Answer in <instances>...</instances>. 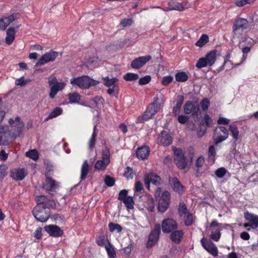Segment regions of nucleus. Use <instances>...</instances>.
<instances>
[{
    "instance_id": "1",
    "label": "nucleus",
    "mask_w": 258,
    "mask_h": 258,
    "mask_svg": "<svg viewBox=\"0 0 258 258\" xmlns=\"http://www.w3.org/2000/svg\"><path fill=\"white\" fill-rule=\"evenodd\" d=\"M70 83L75 87H78L81 89H88L91 86L96 85L99 83V82L88 76H82L72 79L70 80Z\"/></svg>"
},
{
    "instance_id": "2",
    "label": "nucleus",
    "mask_w": 258,
    "mask_h": 258,
    "mask_svg": "<svg viewBox=\"0 0 258 258\" xmlns=\"http://www.w3.org/2000/svg\"><path fill=\"white\" fill-rule=\"evenodd\" d=\"M48 84L50 88L49 96L51 99L54 98L58 92L63 89L66 86L64 82H58L53 74L48 78Z\"/></svg>"
},
{
    "instance_id": "3",
    "label": "nucleus",
    "mask_w": 258,
    "mask_h": 258,
    "mask_svg": "<svg viewBox=\"0 0 258 258\" xmlns=\"http://www.w3.org/2000/svg\"><path fill=\"white\" fill-rule=\"evenodd\" d=\"M32 213L37 221L44 222L50 216V210L46 205H37L33 208Z\"/></svg>"
},
{
    "instance_id": "4",
    "label": "nucleus",
    "mask_w": 258,
    "mask_h": 258,
    "mask_svg": "<svg viewBox=\"0 0 258 258\" xmlns=\"http://www.w3.org/2000/svg\"><path fill=\"white\" fill-rule=\"evenodd\" d=\"M174 161L176 166L180 169H185L187 165V162L183 151L180 149L173 148Z\"/></svg>"
},
{
    "instance_id": "5",
    "label": "nucleus",
    "mask_w": 258,
    "mask_h": 258,
    "mask_svg": "<svg viewBox=\"0 0 258 258\" xmlns=\"http://www.w3.org/2000/svg\"><path fill=\"white\" fill-rule=\"evenodd\" d=\"M183 111L186 114L191 113V115L195 120L199 118L201 114L199 105L190 101L185 103L183 106Z\"/></svg>"
},
{
    "instance_id": "6",
    "label": "nucleus",
    "mask_w": 258,
    "mask_h": 258,
    "mask_svg": "<svg viewBox=\"0 0 258 258\" xmlns=\"http://www.w3.org/2000/svg\"><path fill=\"white\" fill-rule=\"evenodd\" d=\"M247 26L248 21L246 19H237L233 26L234 37H239L242 34L243 30L246 29Z\"/></svg>"
},
{
    "instance_id": "7",
    "label": "nucleus",
    "mask_w": 258,
    "mask_h": 258,
    "mask_svg": "<svg viewBox=\"0 0 258 258\" xmlns=\"http://www.w3.org/2000/svg\"><path fill=\"white\" fill-rule=\"evenodd\" d=\"M228 137L227 130L224 126L217 127L214 131L213 136L214 142L216 145L225 140Z\"/></svg>"
},
{
    "instance_id": "8",
    "label": "nucleus",
    "mask_w": 258,
    "mask_h": 258,
    "mask_svg": "<svg viewBox=\"0 0 258 258\" xmlns=\"http://www.w3.org/2000/svg\"><path fill=\"white\" fill-rule=\"evenodd\" d=\"M170 201V194L167 191H164L159 199L158 209L160 212H164L168 208Z\"/></svg>"
},
{
    "instance_id": "9",
    "label": "nucleus",
    "mask_w": 258,
    "mask_h": 258,
    "mask_svg": "<svg viewBox=\"0 0 258 258\" xmlns=\"http://www.w3.org/2000/svg\"><path fill=\"white\" fill-rule=\"evenodd\" d=\"M58 55V52L54 51L52 50L46 52L44 55L41 56L37 62L36 63L35 66L36 67L41 66L50 61H53L55 60Z\"/></svg>"
},
{
    "instance_id": "10",
    "label": "nucleus",
    "mask_w": 258,
    "mask_h": 258,
    "mask_svg": "<svg viewBox=\"0 0 258 258\" xmlns=\"http://www.w3.org/2000/svg\"><path fill=\"white\" fill-rule=\"evenodd\" d=\"M177 228V223L172 219H166L162 222V229L164 233H170L173 230L176 229Z\"/></svg>"
},
{
    "instance_id": "11",
    "label": "nucleus",
    "mask_w": 258,
    "mask_h": 258,
    "mask_svg": "<svg viewBox=\"0 0 258 258\" xmlns=\"http://www.w3.org/2000/svg\"><path fill=\"white\" fill-rule=\"evenodd\" d=\"M160 232V225L159 224H157L155 226L154 229L151 231L149 235V241L147 243L148 247L152 246L154 243L157 242Z\"/></svg>"
},
{
    "instance_id": "12",
    "label": "nucleus",
    "mask_w": 258,
    "mask_h": 258,
    "mask_svg": "<svg viewBox=\"0 0 258 258\" xmlns=\"http://www.w3.org/2000/svg\"><path fill=\"white\" fill-rule=\"evenodd\" d=\"M151 59L152 57L150 55L139 57L132 60L131 67L135 69H140Z\"/></svg>"
},
{
    "instance_id": "13",
    "label": "nucleus",
    "mask_w": 258,
    "mask_h": 258,
    "mask_svg": "<svg viewBox=\"0 0 258 258\" xmlns=\"http://www.w3.org/2000/svg\"><path fill=\"white\" fill-rule=\"evenodd\" d=\"M157 143L163 146H168L172 142V138L166 131H162L157 139Z\"/></svg>"
},
{
    "instance_id": "14",
    "label": "nucleus",
    "mask_w": 258,
    "mask_h": 258,
    "mask_svg": "<svg viewBox=\"0 0 258 258\" xmlns=\"http://www.w3.org/2000/svg\"><path fill=\"white\" fill-rule=\"evenodd\" d=\"M201 244L204 248L212 254L213 256H217L218 254V249L214 243L211 241H206L203 237L201 240Z\"/></svg>"
},
{
    "instance_id": "15",
    "label": "nucleus",
    "mask_w": 258,
    "mask_h": 258,
    "mask_svg": "<svg viewBox=\"0 0 258 258\" xmlns=\"http://www.w3.org/2000/svg\"><path fill=\"white\" fill-rule=\"evenodd\" d=\"M18 13L13 14L9 17H4L0 19V30L4 31L10 24L11 23L18 19Z\"/></svg>"
},
{
    "instance_id": "16",
    "label": "nucleus",
    "mask_w": 258,
    "mask_h": 258,
    "mask_svg": "<svg viewBox=\"0 0 258 258\" xmlns=\"http://www.w3.org/2000/svg\"><path fill=\"white\" fill-rule=\"evenodd\" d=\"M44 229L49 235L53 237H59L63 234V231L56 225H47L44 227Z\"/></svg>"
},
{
    "instance_id": "17",
    "label": "nucleus",
    "mask_w": 258,
    "mask_h": 258,
    "mask_svg": "<svg viewBox=\"0 0 258 258\" xmlns=\"http://www.w3.org/2000/svg\"><path fill=\"white\" fill-rule=\"evenodd\" d=\"M24 123L23 122H19L16 125L11 127V129L9 131V136L13 139H16L20 136L24 130Z\"/></svg>"
},
{
    "instance_id": "18",
    "label": "nucleus",
    "mask_w": 258,
    "mask_h": 258,
    "mask_svg": "<svg viewBox=\"0 0 258 258\" xmlns=\"http://www.w3.org/2000/svg\"><path fill=\"white\" fill-rule=\"evenodd\" d=\"M58 186V182L49 177H46L45 182L43 185V188L47 191H55Z\"/></svg>"
},
{
    "instance_id": "19",
    "label": "nucleus",
    "mask_w": 258,
    "mask_h": 258,
    "mask_svg": "<svg viewBox=\"0 0 258 258\" xmlns=\"http://www.w3.org/2000/svg\"><path fill=\"white\" fill-rule=\"evenodd\" d=\"M26 173L24 168H17L12 170L11 172V177L16 180H23Z\"/></svg>"
},
{
    "instance_id": "20",
    "label": "nucleus",
    "mask_w": 258,
    "mask_h": 258,
    "mask_svg": "<svg viewBox=\"0 0 258 258\" xmlns=\"http://www.w3.org/2000/svg\"><path fill=\"white\" fill-rule=\"evenodd\" d=\"M244 216L245 219L250 223L251 228L256 229L258 227V217L256 215L247 212L244 213Z\"/></svg>"
},
{
    "instance_id": "21",
    "label": "nucleus",
    "mask_w": 258,
    "mask_h": 258,
    "mask_svg": "<svg viewBox=\"0 0 258 258\" xmlns=\"http://www.w3.org/2000/svg\"><path fill=\"white\" fill-rule=\"evenodd\" d=\"M9 133L7 126L0 125V145H6L8 143Z\"/></svg>"
},
{
    "instance_id": "22",
    "label": "nucleus",
    "mask_w": 258,
    "mask_h": 258,
    "mask_svg": "<svg viewBox=\"0 0 258 258\" xmlns=\"http://www.w3.org/2000/svg\"><path fill=\"white\" fill-rule=\"evenodd\" d=\"M170 183L174 191L180 193L183 191V186L180 181L176 177H173L169 180Z\"/></svg>"
},
{
    "instance_id": "23",
    "label": "nucleus",
    "mask_w": 258,
    "mask_h": 258,
    "mask_svg": "<svg viewBox=\"0 0 258 258\" xmlns=\"http://www.w3.org/2000/svg\"><path fill=\"white\" fill-rule=\"evenodd\" d=\"M190 7V6H183L179 2H173L169 4V7L167 8V10H164V11H167L176 10L178 11H182L185 9L188 8Z\"/></svg>"
},
{
    "instance_id": "24",
    "label": "nucleus",
    "mask_w": 258,
    "mask_h": 258,
    "mask_svg": "<svg viewBox=\"0 0 258 258\" xmlns=\"http://www.w3.org/2000/svg\"><path fill=\"white\" fill-rule=\"evenodd\" d=\"M183 235V232L182 230H174L171 232L170 237L171 240L174 242L176 244H179L181 240V238Z\"/></svg>"
},
{
    "instance_id": "25",
    "label": "nucleus",
    "mask_w": 258,
    "mask_h": 258,
    "mask_svg": "<svg viewBox=\"0 0 258 258\" xmlns=\"http://www.w3.org/2000/svg\"><path fill=\"white\" fill-rule=\"evenodd\" d=\"M149 153V148L147 146H144L139 148L137 150L136 152V155L138 158L144 159L148 157Z\"/></svg>"
},
{
    "instance_id": "26",
    "label": "nucleus",
    "mask_w": 258,
    "mask_h": 258,
    "mask_svg": "<svg viewBox=\"0 0 258 258\" xmlns=\"http://www.w3.org/2000/svg\"><path fill=\"white\" fill-rule=\"evenodd\" d=\"M219 55V52L217 50H212L208 53L205 58L207 60L209 66H212L215 63L216 57Z\"/></svg>"
},
{
    "instance_id": "27",
    "label": "nucleus",
    "mask_w": 258,
    "mask_h": 258,
    "mask_svg": "<svg viewBox=\"0 0 258 258\" xmlns=\"http://www.w3.org/2000/svg\"><path fill=\"white\" fill-rule=\"evenodd\" d=\"M145 178L148 179V180L153 184L155 185H158L160 184L161 182V178L158 176L157 175L151 173L149 174H147Z\"/></svg>"
},
{
    "instance_id": "28",
    "label": "nucleus",
    "mask_w": 258,
    "mask_h": 258,
    "mask_svg": "<svg viewBox=\"0 0 258 258\" xmlns=\"http://www.w3.org/2000/svg\"><path fill=\"white\" fill-rule=\"evenodd\" d=\"M15 31L14 28L11 27L7 31V36L6 37V43L10 45L15 39Z\"/></svg>"
},
{
    "instance_id": "29",
    "label": "nucleus",
    "mask_w": 258,
    "mask_h": 258,
    "mask_svg": "<svg viewBox=\"0 0 258 258\" xmlns=\"http://www.w3.org/2000/svg\"><path fill=\"white\" fill-rule=\"evenodd\" d=\"M184 101V97L182 95L178 96V99L176 101V105L173 108V113L175 115L180 113L181 105Z\"/></svg>"
},
{
    "instance_id": "30",
    "label": "nucleus",
    "mask_w": 258,
    "mask_h": 258,
    "mask_svg": "<svg viewBox=\"0 0 258 258\" xmlns=\"http://www.w3.org/2000/svg\"><path fill=\"white\" fill-rule=\"evenodd\" d=\"M89 171V166L87 160H85L81 168V174L80 178L81 180H84Z\"/></svg>"
},
{
    "instance_id": "31",
    "label": "nucleus",
    "mask_w": 258,
    "mask_h": 258,
    "mask_svg": "<svg viewBox=\"0 0 258 258\" xmlns=\"http://www.w3.org/2000/svg\"><path fill=\"white\" fill-rule=\"evenodd\" d=\"M216 154L215 148L213 145H211L209 148L208 150V162L211 164H214L215 161V156Z\"/></svg>"
},
{
    "instance_id": "32",
    "label": "nucleus",
    "mask_w": 258,
    "mask_h": 258,
    "mask_svg": "<svg viewBox=\"0 0 258 258\" xmlns=\"http://www.w3.org/2000/svg\"><path fill=\"white\" fill-rule=\"evenodd\" d=\"M153 115L147 109L142 115L138 117L137 120V123H142L153 117Z\"/></svg>"
},
{
    "instance_id": "33",
    "label": "nucleus",
    "mask_w": 258,
    "mask_h": 258,
    "mask_svg": "<svg viewBox=\"0 0 258 258\" xmlns=\"http://www.w3.org/2000/svg\"><path fill=\"white\" fill-rule=\"evenodd\" d=\"M62 112V109L61 108L59 107H55L48 115V116L45 119L46 120H47L49 119H51L52 118L55 117L59 115H60Z\"/></svg>"
},
{
    "instance_id": "34",
    "label": "nucleus",
    "mask_w": 258,
    "mask_h": 258,
    "mask_svg": "<svg viewBox=\"0 0 258 258\" xmlns=\"http://www.w3.org/2000/svg\"><path fill=\"white\" fill-rule=\"evenodd\" d=\"M175 77L176 81L181 82H184L188 79L187 75L184 72L177 73L175 74Z\"/></svg>"
},
{
    "instance_id": "35",
    "label": "nucleus",
    "mask_w": 258,
    "mask_h": 258,
    "mask_svg": "<svg viewBox=\"0 0 258 258\" xmlns=\"http://www.w3.org/2000/svg\"><path fill=\"white\" fill-rule=\"evenodd\" d=\"M160 109V105L158 103H153L147 108V110L153 115H155Z\"/></svg>"
},
{
    "instance_id": "36",
    "label": "nucleus",
    "mask_w": 258,
    "mask_h": 258,
    "mask_svg": "<svg viewBox=\"0 0 258 258\" xmlns=\"http://www.w3.org/2000/svg\"><path fill=\"white\" fill-rule=\"evenodd\" d=\"M104 84L108 87H113L114 85H116V83L117 81L115 78H109L108 77H106L103 78Z\"/></svg>"
},
{
    "instance_id": "37",
    "label": "nucleus",
    "mask_w": 258,
    "mask_h": 258,
    "mask_svg": "<svg viewBox=\"0 0 258 258\" xmlns=\"http://www.w3.org/2000/svg\"><path fill=\"white\" fill-rule=\"evenodd\" d=\"M209 42V37L207 34H203L200 39L197 41L195 45L200 47H203Z\"/></svg>"
},
{
    "instance_id": "38",
    "label": "nucleus",
    "mask_w": 258,
    "mask_h": 258,
    "mask_svg": "<svg viewBox=\"0 0 258 258\" xmlns=\"http://www.w3.org/2000/svg\"><path fill=\"white\" fill-rule=\"evenodd\" d=\"M105 249L107 251L109 258L116 257V252L112 245L109 242L108 244L105 246Z\"/></svg>"
},
{
    "instance_id": "39",
    "label": "nucleus",
    "mask_w": 258,
    "mask_h": 258,
    "mask_svg": "<svg viewBox=\"0 0 258 258\" xmlns=\"http://www.w3.org/2000/svg\"><path fill=\"white\" fill-rule=\"evenodd\" d=\"M25 155L34 161H36L39 157L38 153L35 149L29 150L25 153Z\"/></svg>"
},
{
    "instance_id": "40",
    "label": "nucleus",
    "mask_w": 258,
    "mask_h": 258,
    "mask_svg": "<svg viewBox=\"0 0 258 258\" xmlns=\"http://www.w3.org/2000/svg\"><path fill=\"white\" fill-rule=\"evenodd\" d=\"M139 78L137 74L127 73L123 76V79L126 81H134L137 80Z\"/></svg>"
},
{
    "instance_id": "41",
    "label": "nucleus",
    "mask_w": 258,
    "mask_h": 258,
    "mask_svg": "<svg viewBox=\"0 0 258 258\" xmlns=\"http://www.w3.org/2000/svg\"><path fill=\"white\" fill-rule=\"evenodd\" d=\"M110 151L109 149L105 147L102 151V160L105 161L107 164H109L110 163Z\"/></svg>"
},
{
    "instance_id": "42",
    "label": "nucleus",
    "mask_w": 258,
    "mask_h": 258,
    "mask_svg": "<svg viewBox=\"0 0 258 258\" xmlns=\"http://www.w3.org/2000/svg\"><path fill=\"white\" fill-rule=\"evenodd\" d=\"M229 130L232 135L233 138L236 141L238 139L239 134L237 127L235 125H230L229 126Z\"/></svg>"
},
{
    "instance_id": "43",
    "label": "nucleus",
    "mask_w": 258,
    "mask_h": 258,
    "mask_svg": "<svg viewBox=\"0 0 258 258\" xmlns=\"http://www.w3.org/2000/svg\"><path fill=\"white\" fill-rule=\"evenodd\" d=\"M108 164H107L105 161L101 160H98L95 165V168L98 170H104L107 165Z\"/></svg>"
},
{
    "instance_id": "44",
    "label": "nucleus",
    "mask_w": 258,
    "mask_h": 258,
    "mask_svg": "<svg viewBox=\"0 0 258 258\" xmlns=\"http://www.w3.org/2000/svg\"><path fill=\"white\" fill-rule=\"evenodd\" d=\"M123 202L127 209H132L134 208V202L132 197H127V198L123 201Z\"/></svg>"
},
{
    "instance_id": "45",
    "label": "nucleus",
    "mask_w": 258,
    "mask_h": 258,
    "mask_svg": "<svg viewBox=\"0 0 258 258\" xmlns=\"http://www.w3.org/2000/svg\"><path fill=\"white\" fill-rule=\"evenodd\" d=\"M96 126H95L94 128L93 133L92 135L91 138L89 142V147L90 149H92L94 147L96 140L97 133H96Z\"/></svg>"
},
{
    "instance_id": "46",
    "label": "nucleus",
    "mask_w": 258,
    "mask_h": 258,
    "mask_svg": "<svg viewBox=\"0 0 258 258\" xmlns=\"http://www.w3.org/2000/svg\"><path fill=\"white\" fill-rule=\"evenodd\" d=\"M109 230L110 232H112L114 231H116L117 232L119 233L122 231V227L120 225L118 224H115L113 223H110L108 225Z\"/></svg>"
},
{
    "instance_id": "47",
    "label": "nucleus",
    "mask_w": 258,
    "mask_h": 258,
    "mask_svg": "<svg viewBox=\"0 0 258 258\" xmlns=\"http://www.w3.org/2000/svg\"><path fill=\"white\" fill-rule=\"evenodd\" d=\"M48 201V198L45 196H39L36 197L37 205H46Z\"/></svg>"
},
{
    "instance_id": "48",
    "label": "nucleus",
    "mask_w": 258,
    "mask_h": 258,
    "mask_svg": "<svg viewBox=\"0 0 258 258\" xmlns=\"http://www.w3.org/2000/svg\"><path fill=\"white\" fill-rule=\"evenodd\" d=\"M68 96L70 102L72 103L78 102L80 99V96L78 93H70Z\"/></svg>"
},
{
    "instance_id": "49",
    "label": "nucleus",
    "mask_w": 258,
    "mask_h": 258,
    "mask_svg": "<svg viewBox=\"0 0 258 258\" xmlns=\"http://www.w3.org/2000/svg\"><path fill=\"white\" fill-rule=\"evenodd\" d=\"M207 66H209V63L205 57L200 58L196 63V67L199 69L206 67Z\"/></svg>"
},
{
    "instance_id": "50",
    "label": "nucleus",
    "mask_w": 258,
    "mask_h": 258,
    "mask_svg": "<svg viewBox=\"0 0 258 258\" xmlns=\"http://www.w3.org/2000/svg\"><path fill=\"white\" fill-rule=\"evenodd\" d=\"M124 175L127 178V180L133 179L134 175L133 169L130 167H127L125 168L124 173Z\"/></svg>"
},
{
    "instance_id": "51",
    "label": "nucleus",
    "mask_w": 258,
    "mask_h": 258,
    "mask_svg": "<svg viewBox=\"0 0 258 258\" xmlns=\"http://www.w3.org/2000/svg\"><path fill=\"white\" fill-rule=\"evenodd\" d=\"M226 172L227 170L224 167H220L215 171V174L217 177L221 178L225 175Z\"/></svg>"
},
{
    "instance_id": "52",
    "label": "nucleus",
    "mask_w": 258,
    "mask_h": 258,
    "mask_svg": "<svg viewBox=\"0 0 258 258\" xmlns=\"http://www.w3.org/2000/svg\"><path fill=\"white\" fill-rule=\"evenodd\" d=\"M147 204V208L152 212L154 209L155 204L154 199L151 197H148L146 201Z\"/></svg>"
},
{
    "instance_id": "53",
    "label": "nucleus",
    "mask_w": 258,
    "mask_h": 258,
    "mask_svg": "<svg viewBox=\"0 0 258 258\" xmlns=\"http://www.w3.org/2000/svg\"><path fill=\"white\" fill-rule=\"evenodd\" d=\"M7 166L5 165H0V181L3 180L4 177L7 174Z\"/></svg>"
},
{
    "instance_id": "54",
    "label": "nucleus",
    "mask_w": 258,
    "mask_h": 258,
    "mask_svg": "<svg viewBox=\"0 0 258 258\" xmlns=\"http://www.w3.org/2000/svg\"><path fill=\"white\" fill-rule=\"evenodd\" d=\"M187 208L186 205L183 203H180L178 208V212L180 217L183 216L186 213Z\"/></svg>"
},
{
    "instance_id": "55",
    "label": "nucleus",
    "mask_w": 258,
    "mask_h": 258,
    "mask_svg": "<svg viewBox=\"0 0 258 258\" xmlns=\"http://www.w3.org/2000/svg\"><path fill=\"white\" fill-rule=\"evenodd\" d=\"M201 106L203 111H206L209 106H210V102L208 98H204L201 102Z\"/></svg>"
},
{
    "instance_id": "56",
    "label": "nucleus",
    "mask_w": 258,
    "mask_h": 258,
    "mask_svg": "<svg viewBox=\"0 0 258 258\" xmlns=\"http://www.w3.org/2000/svg\"><path fill=\"white\" fill-rule=\"evenodd\" d=\"M118 88L117 85H114L112 87H109L107 90V92L108 94L111 95H115L118 94Z\"/></svg>"
},
{
    "instance_id": "57",
    "label": "nucleus",
    "mask_w": 258,
    "mask_h": 258,
    "mask_svg": "<svg viewBox=\"0 0 258 258\" xmlns=\"http://www.w3.org/2000/svg\"><path fill=\"white\" fill-rule=\"evenodd\" d=\"M221 233L219 229H217L215 232H212L211 234V238L213 240L217 241L220 238Z\"/></svg>"
},
{
    "instance_id": "58",
    "label": "nucleus",
    "mask_w": 258,
    "mask_h": 258,
    "mask_svg": "<svg viewBox=\"0 0 258 258\" xmlns=\"http://www.w3.org/2000/svg\"><path fill=\"white\" fill-rule=\"evenodd\" d=\"M133 23V20L131 18L123 19L120 23L123 27L130 26Z\"/></svg>"
},
{
    "instance_id": "59",
    "label": "nucleus",
    "mask_w": 258,
    "mask_h": 258,
    "mask_svg": "<svg viewBox=\"0 0 258 258\" xmlns=\"http://www.w3.org/2000/svg\"><path fill=\"white\" fill-rule=\"evenodd\" d=\"M151 78L150 76H146L140 79L139 81V84L140 85H146L150 82V81H151Z\"/></svg>"
},
{
    "instance_id": "60",
    "label": "nucleus",
    "mask_w": 258,
    "mask_h": 258,
    "mask_svg": "<svg viewBox=\"0 0 258 258\" xmlns=\"http://www.w3.org/2000/svg\"><path fill=\"white\" fill-rule=\"evenodd\" d=\"M254 0H237L235 5L238 7H242L246 4L253 3Z\"/></svg>"
},
{
    "instance_id": "61",
    "label": "nucleus",
    "mask_w": 258,
    "mask_h": 258,
    "mask_svg": "<svg viewBox=\"0 0 258 258\" xmlns=\"http://www.w3.org/2000/svg\"><path fill=\"white\" fill-rule=\"evenodd\" d=\"M105 184L108 186H112L114 184L115 180L114 178L110 176H107L104 180Z\"/></svg>"
},
{
    "instance_id": "62",
    "label": "nucleus",
    "mask_w": 258,
    "mask_h": 258,
    "mask_svg": "<svg viewBox=\"0 0 258 258\" xmlns=\"http://www.w3.org/2000/svg\"><path fill=\"white\" fill-rule=\"evenodd\" d=\"M173 77L171 76L164 77L162 80V84L164 86H167L173 81Z\"/></svg>"
},
{
    "instance_id": "63",
    "label": "nucleus",
    "mask_w": 258,
    "mask_h": 258,
    "mask_svg": "<svg viewBox=\"0 0 258 258\" xmlns=\"http://www.w3.org/2000/svg\"><path fill=\"white\" fill-rule=\"evenodd\" d=\"M205 162V159L203 156L199 157L196 160V166L197 167H202Z\"/></svg>"
},
{
    "instance_id": "64",
    "label": "nucleus",
    "mask_w": 258,
    "mask_h": 258,
    "mask_svg": "<svg viewBox=\"0 0 258 258\" xmlns=\"http://www.w3.org/2000/svg\"><path fill=\"white\" fill-rule=\"evenodd\" d=\"M127 194V190L126 189L121 190L119 194L118 199L120 201H123L126 199Z\"/></svg>"
}]
</instances>
